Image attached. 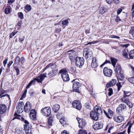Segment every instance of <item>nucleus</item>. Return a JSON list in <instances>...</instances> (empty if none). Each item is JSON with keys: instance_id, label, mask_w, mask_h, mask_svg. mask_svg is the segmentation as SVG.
<instances>
[{"instance_id": "63", "label": "nucleus", "mask_w": 134, "mask_h": 134, "mask_svg": "<svg viewBox=\"0 0 134 134\" xmlns=\"http://www.w3.org/2000/svg\"><path fill=\"white\" fill-rule=\"evenodd\" d=\"M3 130L1 126H0V133L2 134L3 133Z\"/></svg>"}, {"instance_id": "24", "label": "nucleus", "mask_w": 134, "mask_h": 134, "mask_svg": "<svg viewBox=\"0 0 134 134\" xmlns=\"http://www.w3.org/2000/svg\"><path fill=\"white\" fill-rule=\"evenodd\" d=\"M115 70L117 74L120 73L121 70L120 66L119 65L117 64L116 66V68Z\"/></svg>"}, {"instance_id": "16", "label": "nucleus", "mask_w": 134, "mask_h": 134, "mask_svg": "<svg viewBox=\"0 0 134 134\" xmlns=\"http://www.w3.org/2000/svg\"><path fill=\"white\" fill-rule=\"evenodd\" d=\"M108 112L105 110H104V113L106 116L108 118H110V116H113V112L109 109L108 108L107 109Z\"/></svg>"}, {"instance_id": "20", "label": "nucleus", "mask_w": 134, "mask_h": 134, "mask_svg": "<svg viewBox=\"0 0 134 134\" xmlns=\"http://www.w3.org/2000/svg\"><path fill=\"white\" fill-rule=\"evenodd\" d=\"M7 91H6L4 90L3 89H1L0 90V98H2V97L7 96L9 98V99H10L9 95L8 94H6L3 95H2L4 93H6Z\"/></svg>"}, {"instance_id": "62", "label": "nucleus", "mask_w": 134, "mask_h": 134, "mask_svg": "<svg viewBox=\"0 0 134 134\" xmlns=\"http://www.w3.org/2000/svg\"><path fill=\"white\" fill-rule=\"evenodd\" d=\"M13 63V62L12 61H10L9 62V63L7 65V66L8 67H9L11 65V64H12Z\"/></svg>"}, {"instance_id": "7", "label": "nucleus", "mask_w": 134, "mask_h": 134, "mask_svg": "<svg viewBox=\"0 0 134 134\" xmlns=\"http://www.w3.org/2000/svg\"><path fill=\"white\" fill-rule=\"evenodd\" d=\"M41 113L46 117L49 116L51 114V109L49 107H46L42 108L41 111Z\"/></svg>"}, {"instance_id": "36", "label": "nucleus", "mask_w": 134, "mask_h": 134, "mask_svg": "<svg viewBox=\"0 0 134 134\" xmlns=\"http://www.w3.org/2000/svg\"><path fill=\"white\" fill-rule=\"evenodd\" d=\"M129 33L130 34H131L133 37H134V27H132L131 28L129 31Z\"/></svg>"}, {"instance_id": "61", "label": "nucleus", "mask_w": 134, "mask_h": 134, "mask_svg": "<svg viewBox=\"0 0 134 134\" xmlns=\"http://www.w3.org/2000/svg\"><path fill=\"white\" fill-rule=\"evenodd\" d=\"M132 19L134 20V11L132 10Z\"/></svg>"}, {"instance_id": "28", "label": "nucleus", "mask_w": 134, "mask_h": 134, "mask_svg": "<svg viewBox=\"0 0 134 134\" xmlns=\"http://www.w3.org/2000/svg\"><path fill=\"white\" fill-rule=\"evenodd\" d=\"M118 74V76H117V78L118 80L122 81L124 80V77L122 74L120 73V74Z\"/></svg>"}, {"instance_id": "49", "label": "nucleus", "mask_w": 134, "mask_h": 134, "mask_svg": "<svg viewBox=\"0 0 134 134\" xmlns=\"http://www.w3.org/2000/svg\"><path fill=\"white\" fill-rule=\"evenodd\" d=\"M70 70L73 72H75L76 71V68L75 67H70Z\"/></svg>"}, {"instance_id": "50", "label": "nucleus", "mask_w": 134, "mask_h": 134, "mask_svg": "<svg viewBox=\"0 0 134 134\" xmlns=\"http://www.w3.org/2000/svg\"><path fill=\"white\" fill-rule=\"evenodd\" d=\"M26 94L25 93H23L22 95L21 98H20V100H22L23 98H25L26 96Z\"/></svg>"}, {"instance_id": "43", "label": "nucleus", "mask_w": 134, "mask_h": 134, "mask_svg": "<svg viewBox=\"0 0 134 134\" xmlns=\"http://www.w3.org/2000/svg\"><path fill=\"white\" fill-rule=\"evenodd\" d=\"M25 8L26 10L29 11H30L31 9V6L29 5H26L25 7Z\"/></svg>"}, {"instance_id": "25", "label": "nucleus", "mask_w": 134, "mask_h": 134, "mask_svg": "<svg viewBox=\"0 0 134 134\" xmlns=\"http://www.w3.org/2000/svg\"><path fill=\"white\" fill-rule=\"evenodd\" d=\"M122 55L123 57L125 59H130L128 56V52L127 50L124 49L122 51Z\"/></svg>"}, {"instance_id": "13", "label": "nucleus", "mask_w": 134, "mask_h": 134, "mask_svg": "<svg viewBox=\"0 0 134 134\" xmlns=\"http://www.w3.org/2000/svg\"><path fill=\"white\" fill-rule=\"evenodd\" d=\"M103 124L101 122H96L93 126V127L95 130L100 129L103 127Z\"/></svg>"}, {"instance_id": "22", "label": "nucleus", "mask_w": 134, "mask_h": 134, "mask_svg": "<svg viewBox=\"0 0 134 134\" xmlns=\"http://www.w3.org/2000/svg\"><path fill=\"white\" fill-rule=\"evenodd\" d=\"M16 108L20 109H21V110H22V109L24 106V103L23 102H18L16 104Z\"/></svg>"}, {"instance_id": "26", "label": "nucleus", "mask_w": 134, "mask_h": 134, "mask_svg": "<svg viewBox=\"0 0 134 134\" xmlns=\"http://www.w3.org/2000/svg\"><path fill=\"white\" fill-rule=\"evenodd\" d=\"M111 63L114 67L115 66L116 63L117 62V59L113 58H110Z\"/></svg>"}, {"instance_id": "3", "label": "nucleus", "mask_w": 134, "mask_h": 134, "mask_svg": "<svg viewBox=\"0 0 134 134\" xmlns=\"http://www.w3.org/2000/svg\"><path fill=\"white\" fill-rule=\"evenodd\" d=\"M130 94L129 92H126L124 91V96L120 99V101L123 103H125L128 105L130 108H131L133 107V105L130 100L127 97Z\"/></svg>"}, {"instance_id": "29", "label": "nucleus", "mask_w": 134, "mask_h": 134, "mask_svg": "<svg viewBox=\"0 0 134 134\" xmlns=\"http://www.w3.org/2000/svg\"><path fill=\"white\" fill-rule=\"evenodd\" d=\"M23 129L22 128H20L16 130L15 134H23Z\"/></svg>"}, {"instance_id": "14", "label": "nucleus", "mask_w": 134, "mask_h": 134, "mask_svg": "<svg viewBox=\"0 0 134 134\" xmlns=\"http://www.w3.org/2000/svg\"><path fill=\"white\" fill-rule=\"evenodd\" d=\"M126 105L124 104H121L119 105L118 106L116 109V112L118 113H119L120 110H124L126 109Z\"/></svg>"}, {"instance_id": "40", "label": "nucleus", "mask_w": 134, "mask_h": 134, "mask_svg": "<svg viewBox=\"0 0 134 134\" xmlns=\"http://www.w3.org/2000/svg\"><path fill=\"white\" fill-rule=\"evenodd\" d=\"M85 107H86L88 109H91V107L90 105V103H86L85 104Z\"/></svg>"}, {"instance_id": "59", "label": "nucleus", "mask_w": 134, "mask_h": 134, "mask_svg": "<svg viewBox=\"0 0 134 134\" xmlns=\"http://www.w3.org/2000/svg\"><path fill=\"white\" fill-rule=\"evenodd\" d=\"M113 126L110 127L109 129L108 132L109 133H110L111 132L110 131L112 129H113Z\"/></svg>"}, {"instance_id": "39", "label": "nucleus", "mask_w": 134, "mask_h": 134, "mask_svg": "<svg viewBox=\"0 0 134 134\" xmlns=\"http://www.w3.org/2000/svg\"><path fill=\"white\" fill-rule=\"evenodd\" d=\"M59 122L62 125L64 124H65V121L64 118H62L60 119Z\"/></svg>"}, {"instance_id": "18", "label": "nucleus", "mask_w": 134, "mask_h": 134, "mask_svg": "<svg viewBox=\"0 0 134 134\" xmlns=\"http://www.w3.org/2000/svg\"><path fill=\"white\" fill-rule=\"evenodd\" d=\"M124 118L121 116H114L113 117L114 120L116 122L120 123L122 121Z\"/></svg>"}, {"instance_id": "47", "label": "nucleus", "mask_w": 134, "mask_h": 134, "mask_svg": "<svg viewBox=\"0 0 134 134\" xmlns=\"http://www.w3.org/2000/svg\"><path fill=\"white\" fill-rule=\"evenodd\" d=\"M22 121L26 125L29 124V122L25 120L24 118H21Z\"/></svg>"}, {"instance_id": "8", "label": "nucleus", "mask_w": 134, "mask_h": 134, "mask_svg": "<svg viewBox=\"0 0 134 134\" xmlns=\"http://www.w3.org/2000/svg\"><path fill=\"white\" fill-rule=\"evenodd\" d=\"M84 62L83 58L77 57L75 59V65L77 67L81 68L83 65Z\"/></svg>"}, {"instance_id": "45", "label": "nucleus", "mask_w": 134, "mask_h": 134, "mask_svg": "<svg viewBox=\"0 0 134 134\" xmlns=\"http://www.w3.org/2000/svg\"><path fill=\"white\" fill-rule=\"evenodd\" d=\"M108 95L109 96H111L113 94V90L111 88H109L108 90Z\"/></svg>"}, {"instance_id": "23", "label": "nucleus", "mask_w": 134, "mask_h": 134, "mask_svg": "<svg viewBox=\"0 0 134 134\" xmlns=\"http://www.w3.org/2000/svg\"><path fill=\"white\" fill-rule=\"evenodd\" d=\"M60 108V107L59 105L55 104L53 106V110L54 112L56 113L58 111Z\"/></svg>"}, {"instance_id": "44", "label": "nucleus", "mask_w": 134, "mask_h": 134, "mask_svg": "<svg viewBox=\"0 0 134 134\" xmlns=\"http://www.w3.org/2000/svg\"><path fill=\"white\" fill-rule=\"evenodd\" d=\"M14 118L13 119V120L14 119H19L20 115L18 114L17 113H16L14 114Z\"/></svg>"}, {"instance_id": "15", "label": "nucleus", "mask_w": 134, "mask_h": 134, "mask_svg": "<svg viewBox=\"0 0 134 134\" xmlns=\"http://www.w3.org/2000/svg\"><path fill=\"white\" fill-rule=\"evenodd\" d=\"M24 107V111L26 113L29 112L31 109V107L29 102H27L26 103Z\"/></svg>"}, {"instance_id": "37", "label": "nucleus", "mask_w": 134, "mask_h": 134, "mask_svg": "<svg viewBox=\"0 0 134 134\" xmlns=\"http://www.w3.org/2000/svg\"><path fill=\"white\" fill-rule=\"evenodd\" d=\"M128 80L129 82L132 83H134V77L129 78Z\"/></svg>"}, {"instance_id": "35", "label": "nucleus", "mask_w": 134, "mask_h": 134, "mask_svg": "<svg viewBox=\"0 0 134 134\" xmlns=\"http://www.w3.org/2000/svg\"><path fill=\"white\" fill-rule=\"evenodd\" d=\"M69 23V21L68 20H65L63 21L62 22V24L63 25L67 26Z\"/></svg>"}, {"instance_id": "56", "label": "nucleus", "mask_w": 134, "mask_h": 134, "mask_svg": "<svg viewBox=\"0 0 134 134\" xmlns=\"http://www.w3.org/2000/svg\"><path fill=\"white\" fill-rule=\"evenodd\" d=\"M122 9L121 8H119L117 10V14L118 15L120 14L122 12Z\"/></svg>"}, {"instance_id": "17", "label": "nucleus", "mask_w": 134, "mask_h": 134, "mask_svg": "<svg viewBox=\"0 0 134 134\" xmlns=\"http://www.w3.org/2000/svg\"><path fill=\"white\" fill-rule=\"evenodd\" d=\"M98 66V64L96 62V57L93 58L91 66L92 68H95Z\"/></svg>"}, {"instance_id": "46", "label": "nucleus", "mask_w": 134, "mask_h": 134, "mask_svg": "<svg viewBox=\"0 0 134 134\" xmlns=\"http://www.w3.org/2000/svg\"><path fill=\"white\" fill-rule=\"evenodd\" d=\"M30 118L34 120H36V115H30Z\"/></svg>"}, {"instance_id": "19", "label": "nucleus", "mask_w": 134, "mask_h": 134, "mask_svg": "<svg viewBox=\"0 0 134 134\" xmlns=\"http://www.w3.org/2000/svg\"><path fill=\"white\" fill-rule=\"evenodd\" d=\"M6 110V107L4 104L0 105V114L4 113Z\"/></svg>"}, {"instance_id": "58", "label": "nucleus", "mask_w": 134, "mask_h": 134, "mask_svg": "<svg viewBox=\"0 0 134 134\" xmlns=\"http://www.w3.org/2000/svg\"><path fill=\"white\" fill-rule=\"evenodd\" d=\"M71 55V53H70V55H69V58L70 59V60H71V62H72V61H73V60L74 59V57L73 56H70Z\"/></svg>"}, {"instance_id": "42", "label": "nucleus", "mask_w": 134, "mask_h": 134, "mask_svg": "<svg viewBox=\"0 0 134 134\" xmlns=\"http://www.w3.org/2000/svg\"><path fill=\"white\" fill-rule=\"evenodd\" d=\"M10 9L9 8H6L4 10L5 13L6 14H7L10 12Z\"/></svg>"}, {"instance_id": "9", "label": "nucleus", "mask_w": 134, "mask_h": 134, "mask_svg": "<svg viewBox=\"0 0 134 134\" xmlns=\"http://www.w3.org/2000/svg\"><path fill=\"white\" fill-rule=\"evenodd\" d=\"M72 107L77 110H80L82 108V105L80 102L78 100L74 101L72 103Z\"/></svg>"}, {"instance_id": "21", "label": "nucleus", "mask_w": 134, "mask_h": 134, "mask_svg": "<svg viewBox=\"0 0 134 134\" xmlns=\"http://www.w3.org/2000/svg\"><path fill=\"white\" fill-rule=\"evenodd\" d=\"M116 82V80L115 79H113L109 82L106 85V86L107 87H109L114 85Z\"/></svg>"}, {"instance_id": "41", "label": "nucleus", "mask_w": 134, "mask_h": 134, "mask_svg": "<svg viewBox=\"0 0 134 134\" xmlns=\"http://www.w3.org/2000/svg\"><path fill=\"white\" fill-rule=\"evenodd\" d=\"M110 64L111 62L110 60H106L105 62H104L100 66L101 67H102L103 66H104L105 64L107 63Z\"/></svg>"}, {"instance_id": "32", "label": "nucleus", "mask_w": 134, "mask_h": 134, "mask_svg": "<svg viewBox=\"0 0 134 134\" xmlns=\"http://www.w3.org/2000/svg\"><path fill=\"white\" fill-rule=\"evenodd\" d=\"M79 134H87L86 131L81 129L79 130Z\"/></svg>"}, {"instance_id": "1", "label": "nucleus", "mask_w": 134, "mask_h": 134, "mask_svg": "<svg viewBox=\"0 0 134 134\" xmlns=\"http://www.w3.org/2000/svg\"><path fill=\"white\" fill-rule=\"evenodd\" d=\"M102 113L103 110L96 106L94 107V110L90 113V116L92 119L97 121L98 119L99 115L101 114Z\"/></svg>"}, {"instance_id": "53", "label": "nucleus", "mask_w": 134, "mask_h": 134, "mask_svg": "<svg viewBox=\"0 0 134 134\" xmlns=\"http://www.w3.org/2000/svg\"><path fill=\"white\" fill-rule=\"evenodd\" d=\"M14 1V0H8V3H9L10 5H11Z\"/></svg>"}, {"instance_id": "10", "label": "nucleus", "mask_w": 134, "mask_h": 134, "mask_svg": "<svg viewBox=\"0 0 134 134\" xmlns=\"http://www.w3.org/2000/svg\"><path fill=\"white\" fill-rule=\"evenodd\" d=\"M103 72L104 75L109 77H110L112 75V70L108 69L107 67H105L103 70Z\"/></svg>"}, {"instance_id": "30", "label": "nucleus", "mask_w": 134, "mask_h": 134, "mask_svg": "<svg viewBox=\"0 0 134 134\" xmlns=\"http://www.w3.org/2000/svg\"><path fill=\"white\" fill-rule=\"evenodd\" d=\"M53 117L52 116H50L48 120V122L49 125L50 126L52 125V122H53Z\"/></svg>"}, {"instance_id": "55", "label": "nucleus", "mask_w": 134, "mask_h": 134, "mask_svg": "<svg viewBox=\"0 0 134 134\" xmlns=\"http://www.w3.org/2000/svg\"><path fill=\"white\" fill-rule=\"evenodd\" d=\"M16 34V32H13L10 34V37L12 38Z\"/></svg>"}, {"instance_id": "11", "label": "nucleus", "mask_w": 134, "mask_h": 134, "mask_svg": "<svg viewBox=\"0 0 134 134\" xmlns=\"http://www.w3.org/2000/svg\"><path fill=\"white\" fill-rule=\"evenodd\" d=\"M92 54V53L91 51L90 50L89 48H85L84 49L83 54L85 55L86 59L88 58L89 56H91Z\"/></svg>"}, {"instance_id": "38", "label": "nucleus", "mask_w": 134, "mask_h": 134, "mask_svg": "<svg viewBox=\"0 0 134 134\" xmlns=\"http://www.w3.org/2000/svg\"><path fill=\"white\" fill-rule=\"evenodd\" d=\"M19 17L21 19H23L24 18V15L21 12H19L18 14Z\"/></svg>"}, {"instance_id": "6", "label": "nucleus", "mask_w": 134, "mask_h": 134, "mask_svg": "<svg viewBox=\"0 0 134 134\" xmlns=\"http://www.w3.org/2000/svg\"><path fill=\"white\" fill-rule=\"evenodd\" d=\"M76 79L73 80L72 82H74L73 84L72 88L74 91L78 93H80L79 89L81 86V84L78 82L75 81Z\"/></svg>"}, {"instance_id": "31", "label": "nucleus", "mask_w": 134, "mask_h": 134, "mask_svg": "<svg viewBox=\"0 0 134 134\" xmlns=\"http://www.w3.org/2000/svg\"><path fill=\"white\" fill-rule=\"evenodd\" d=\"M107 10V9L104 7H101L100 9L99 13L103 14Z\"/></svg>"}, {"instance_id": "5", "label": "nucleus", "mask_w": 134, "mask_h": 134, "mask_svg": "<svg viewBox=\"0 0 134 134\" xmlns=\"http://www.w3.org/2000/svg\"><path fill=\"white\" fill-rule=\"evenodd\" d=\"M59 73H61V77L64 81H67L70 80L67 71L65 69H61L59 71Z\"/></svg>"}, {"instance_id": "12", "label": "nucleus", "mask_w": 134, "mask_h": 134, "mask_svg": "<svg viewBox=\"0 0 134 134\" xmlns=\"http://www.w3.org/2000/svg\"><path fill=\"white\" fill-rule=\"evenodd\" d=\"M76 119L79 124V127L80 128H83L85 125L86 122L85 120L80 118H77Z\"/></svg>"}, {"instance_id": "54", "label": "nucleus", "mask_w": 134, "mask_h": 134, "mask_svg": "<svg viewBox=\"0 0 134 134\" xmlns=\"http://www.w3.org/2000/svg\"><path fill=\"white\" fill-rule=\"evenodd\" d=\"M21 62L22 64H23L25 61V59L24 57H21Z\"/></svg>"}, {"instance_id": "57", "label": "nucleus", "mask_w": 134, "mask_h": 134, "mask_svg": "<svg viewBox=\"0 0 134 134\" xmlns=\"http://www.w3.org/2000/svg\"><path fill=\"white\" fill-rule=\"evenodd\" d=\"M61 134H69L66 130H64L61 132Z\"/></svg>"}, {"instance_id": "4", "label": "nucleus", "mask_w": 134, "mask_h": 134, "mask_svg": "<svg viewBox=\"0 0 134 134\" xmlns=\"http://www.w3.org/2000/svg\"><path fill=\"white\" fill-rule=\"evenodd\" d=\"M46 73H45L43 74H42L37 77L38 78H34L33 80L31 81L26 86V89L29 88L32 84H35L36 81H37L38 83L41 82L45 77H46Z\"/></svg>"}, {"instance_id": "34", "label": "nucleus", "mask_w": 134, "mask_h": 134, "mask_svg": "<svg viewBox=\"0 0 134 134\" xmlns=\"http://www.w3.org/2000/svg\"><path fill=\"white\" fill-rule=\"evenodd\" d=\"M24 128H25V125H24ZM24 129L26 133V134H32L31 130H30L29 129H27L24 128Z\"/></svg>"}, {"instance_id": "60", "label": "nucleus", "mask_w": 134, "mask_h": 134, "mask_svg": "<svg viewBox=\"0 0 134 134\" xmlns=\"http://www.w3.org/2000/svg\"><path fill=\"white\" fill-rule=\"evenodd\" d=\"M15 70L17 72V75H19V69L18 68H15Z\"/></svg>"}, {"instance_id": "33", "label": "nucleus", "mask_w": 134, "mask_h": 134, "mask_svg": "<svg viewBox=\"0 0 134 134\" xmlns=\"http://www.w3.org/2000/svg\"><path fill=\"white\" fill-rule=\"evenodd\" d=\"M14 62L15 63H16L18 64H19L20 62V57L18 56H17L16 57L15 60Z\"/></svg>"}, {"instance_id": "51", "label": "nucleus", "mask_w": 134, "mask_h": 134, "mask_svg": "<svg viewBox=\"0 0 134 134\" xmlns=\"http://www.w3.org/2000/svg\"><path fill=\"white\" fill-rule=\"evenodd\" d=\"M110 37L111 38H116L117 39H119L120 38V37L119 36H114V35H110Z\"/></svg>"}, {"instance_id": "52", "label": "nucleus", "mask_w": 134, "mask_h": 134, "mask_svg": "<svg viewBox=\"0 0 134 134\" xmlns=\"http://www.w3.org/2000/svg\"><path fill=\"white\" fill-rule=\"evenodd\" d=\"M25 39V37H22L20 38L19 39V41L20 42L22 43V42Z\"/></svg>"}, {"instance_id": "27", "label": "nucleus", "mask_w": 134, "mask_h": 134, "mask_svg": "<svg viewBox=\"0 0 134 134\" xmlns=\"http://www.w3.org/2000/svg\"><path fill=\"white\" fill-rule=\"evenodd\" d=\"M130 58L134 59V49L131 50L129 54Z\"/></svg>"}, {"instance_id": "64", "label": "nucleus", "mask_w": 134, "mask_h": 134, "mask_svg": "<svg viewBox=\"0 0 134 134\" xmlns=\"http://www.w3.org/2000/svg\"><path fill=\"white\" fill-rule=\"evenodd\" d=\"M132 10L134 11V3H133L132 5Z\"/></svg>"}, {"instance_id": "2", "label": "nucleus", "mask_w": 134, "mask_h": 134, "mask_svg": "<svg viewBox=\"0 0 134 134\" xmlns=\"http://www.w3.org/2000/svg\"><path fill=\"white\" fill-rule=\"evenodd\" d=\"M57 66L55 64L51 63L47 65L45 68L43 70L44 72L46 70L50 68L49 71L48 73L49 77H52L57 74L58 72L57 70L56 69Z\"/></svg>"}, {"instance_id": "48", "label": "nucleus", "mask_w": 134, "mask_h": 134, "mask_svg": "<svg viewBox=\"0 0 134 134\" xmlns=\"http://www.w3.org/2000/svg\"><path fill=\"white\" fill-rule=\"evenodd\" d=\"M118 87V91H119L120 90V88L121 87V84L120 83H118L116 84V85Z\"/></svg>"}]
</instances>
